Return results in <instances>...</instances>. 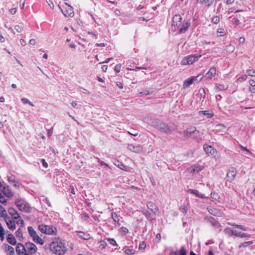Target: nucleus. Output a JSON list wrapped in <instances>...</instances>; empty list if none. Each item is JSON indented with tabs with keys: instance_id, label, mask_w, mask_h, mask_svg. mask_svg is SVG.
I'll return each instance as SVG.
<instances>
[{
	"instance_id": "bf43d9fd",
	"label": "nucleus",
	"mask_w": 255,
	"mask_h": 255,
	"mask_svg": "<svg viewBox=\"0 0 255 255\" xmlns=\"http://www.w3.org/2000/svg\"><path fill=\"white\" fill-rule=\"evenodd\" d=\"M121 231L123 233H124L125 234L128 233V230L126 227H123L121 228Z\"/></svg>"
},
{
	"instance_id": "dca6fc26",
	"label": "nucleus",
	"mask_w": 255,
	"mask_h": 255,
	"mask_svg": "<svg viewBox=\"0 0 255 255\" xmlns=\"http://www.w3.org/2000/svg\"><path fill=\"white\" fill-rule=\"evenodd\" d=\"M147 208L150 210L154 214L158 215L160 213V211L157 207V206L154 203L149 201L147 203Z\"/></svg>"
},
{
	"instance_id": "c85d7f7f",
	"label": "nucleus",
	"mask_w": 255,
	"mask_h": 255,
	"mask_svg": "<svg viewBox=\"0 0 255 255\" xmlns=\"http://www.w3.org/2000/svg\"><path fill=\"white\" fill-rule=\"evenodd\" d=\"M206 219L208 221H209L212 224L213 226L216 227H218L220 226L219 223H218L217 221H216L214 218H213L211 217H210L207 218Z\"/></svg>"
},
{
	"instance_id": "680f3d73",
	"label": "nucleus",
	"mask_w": 255,
	"mask_h": 255,
	"mask_svg": "<svg viewBox=\"0 0 255 255\" xmlns=\"http://www.w3.org/2000/svg\"><path fill=\"white\" fill-rule=\"evenodd\" d=\"M41 163L42 164V165L45 167V168H47L48 167V164L46 162L45 160L44 159H41Z\"/></svg>"
},
{
	"instance_id": "a878e982",
	"label": "nucleus",
	"mask_w": 255,
	"mask_h": 255,
	"mask_svg": "<svg viewBox=\"0 0 255 255\" xmlns=\"http://www.w3.org/2000/svg\"><path fill=\"white\" fill-rule=\"evenodd\" d=\"M7 241L9 244L12 245H14L16 244V240L14 237L11 234H8L7 237Z\"/></svg>"
},
{
	"instance_id": "6ab92c4d",
	"label": "nucleus",
	"mask_w": 255,
	"mask_h": 255,
	"mask_svg": "<svg viewBox=\"0 0 255 255\" xmlns=\"http://www.w3.org/2000/svg\"><path fill=\"white\" fill-rule=\"evenodd\" d=\"M209 212L215 216L221 217L223 215V213L218 209L212 207L208 208Z\"/></svg>"
},
{
	"instance_id": "c756f323",
	"label": "nucleus",
	"mask_w": 255,
	"mask_h": 255,
	"mask_svg": "<svg viewBox=\"0 0 255 255\" xmlns=\"http://www.w3.org/2000/svg\"><path fill=\"white\" fill-rule=\"evenodd\" d=\"M5 230L1 224L0 223V239L3 241L4 239Z\"/></svg>"
},
{
	"instance_id": "aec40b11",
	"label": "nucleus",
	"mask_w": 255,
	"mask_h": 255,
	"mask_svg": "<svg viewBox=\"0 0 255 255\" xmlns=\"http://www.w3.org/2000/svg\"><path fill=\"white\" fill-rule=\"evenodd\" d=\"M216 74V68L214 67H212L210 68L209 71L205 75V77L207 79H211Z\"/></svg>"
},
{
	"instance_id": "f3484780",
	"label": "nucleus",
	"mask_w": 255,
	"mask_h": 255,
	"mask_svg": "<svg viewBox=\"0 0 255 255\" xmlns=\"http://www.w3.org/2000/svg\"><path fill=\"white\" fill-rule=\"evenodd\" d=\"M196 131V128L195 127H191L186 128L183 131V136L186 138H189L191 135Z\"/></svg>"
},
{
	"instance_id": "8fccbe9b",
	"label": "nucleus",
	"mask_w": 255,
	"mask_h": 255,
	"mask_svg": "<svg viewBox=\"0 0 255 255\" xmlns=\"http://www.w3.org/2000/svg\"><path fill=\"white\" fill-rule=\"evenodd\" d=\"M187 252L183 247H182L179 251V255H186Z\"/></svg>"
},
{
	"instance_id": "ea45409f",
	"label": "nucleus",
	"mask_w": 255,
	"mask_h": 255,
	"mask_svg": "<svg viewBox=\"0 0 255 255\" xmlns=\"http://www.w3.org/2000/svg\"><path fill=\"white\" fill-rule=\"evenodd\" d=\"M15 236L17 238L19 239L22 237V233L20 228H18L16 231Z\"/></svg>"
},
{
	"instance_id": "5701e85b",
	"label": "nucleus",
	"mask_w": 255,
	"mask_h": 255,
	"mask_svg": "<svg viewBox=\"0 0 255 255\" xmlns=\"http://www.w3.org/2000/svg\"><path fill=\"white\" fill-rule=\"evenodd\" d=\"M190 26V22H186L185 23H182L181 26L179 27V32L180 33H184L188 28Z\"/></svg>"
},
{
	"instance_id": "79ce46f5",
	"label": "nucleus",
	"mask_w": 255,
	"mask_h": 255,
	"mask_svg": "<svg viewBox=\"0 0 255 255\" xmlns=\"http://www.w3.org/2000/svg\"><path fill=\"white\" fill-rule=\"evenodd\" d=\"M135 250L133 249H128L125 251V253L127 255H134L135 254Z\"/></svg>"
},
{
	"instance_id": "9d476101",
	"label": "nucleus",
	"mask_w": 255,
	"mask_h": 255,
	"mask_svg": "<svg viewBox=\"0 0 255 255\" xmlns=\"http://www.w3.org/2000/svg\"><path fill=\"white\" fill-rule=\"evenodd\" d=\"M26 255H33L37 250L36 246L32 243L27 242L25 244Z\"/></svg>"
},
{
	"instance_id": "20e7f679",
	"label": "nucleus",
	"mask_w": 255,
	"mask_h": 255,
	"mask_svg": "<svg viewBox=\"0 0 255 255\" xmlns=\"http://www.w3.org/2000/svg\"><path fill=\"white\" fill-rule=\"evenodd\" d=\"M8 213L9 215L11 217V219L16 220V223L17 224H20V227H23L24 225V223L19 214L13 208H9L8 209Z\"/></svg>"
},
{
	"instance_id": "39448f33",
	"label": "nucleus",
	"mask_w": 255,
	"mask_h": 255,
	"mask_svg": "<svg viewBox=\"0 0 255 255\" xmlns=\"http://www.w3.org/2000/svg\"><path fill=\"white\" fill-rule=\"evenodd\" d=\"M201 57V55L192 54L185 57L181 61V64L183 66L190 65L193 64Z\"/></svg>"
},
{
	"instance_id": "a18cd8bd",
	"label": "nucleus",
	"mask_w": 255,
	"mask_h": 255,
	"mask_svg": "<svg viewBox=\"0 0 255 255\" xmlns=\"http://www.w3.org/2000/svg\"><path fill=\"white\" fill-rule=\"evenodd\" d=\"M212 21L215 24L218 23L220 21L219 17L218 16H214L212 19Z\"/></svg>"
},
{
	"instance_id": "09e8293b",
	"label": "nucleus",
	"mask_w": 255,
	"mask_h": 255,
	"mask_svg": "<svg viewBox=\"0 0 255 255\" xmlns=\"http://www.w3.org/2000/svg\"><path fill=\"white\" fill-rule=\"evenodd\" d=\"M79 91L83 93V94H86V95H90V92L87 89L83 88H80Z\"/></svg>"
},
{
	"instance_id": "423d86ee",
	"label": "nucleus",
	"mask_w": 255,
	"mask_h": 255,
	"mask_svg": "<svg viewBox=\"0 0 255 255\" xmlns=\"http://www.w3.org/2000/svg\"><path fill=\"white\" fill-rule=\"evenodd\" d=\"M38 229L41 233L49 235H55L57 233V229L53 226L41 224L38 226Z\"/></svg>"
},
{
	"instance_id": "7c9ffc66",
	"label": "nucleus",
	"mask_w": 255,
	"mask_h": 255,
	"mask_svg": "<svg viewBox=\"0 0 255 255\" xmlns=\"http://www.w3.org/2000/svg\"><path fill=\"white\" fill-rule=\"evenodd\" d=\"M194 82L192 77L188 78L184 81L183 86L184 87H188Z\"/></svg>"
},
{
	"instance_id": "4be33fe9",
	"label": "nucleus",
	"mask_w": 255,
	"mask_h": 255,
	"mask_svg": "<svg viewBox=\"0 0 255 255\" xmlns=\"http://www.w3.org/2000/svg\"><path fill=\"white\" fill-rule=\"evenodd\" d=\"M188 192L190 193L191 194H192L195 195L196 196L201 198H206V197L205 196V195L204 194H202L199 191L196 190L190 189L188 190Z\"/></svg>"
},
{
	"instance_id": "58836bf2",
	"label": "nucleus",
	"mask_w": 255,
	"mask_h": 255,
	"mask_svg": "<svg viewBox=\"0 0 255 255\" xmlns=\"http://www.w3.org/2000/svg\"><path fill=\"white\" fill-rule=\"evenodd\" d=\"M217 32L219 36H224L226 35V32L223 28H218Z\"/></svg>"
},
{
	"instance_id": "f257e3e1",
	"label": "nucleus",
	"mask_w": 255,
	"mask_h": 255,
	"mask_svg": "<svg viewBox=\"0 0 255 255\" xmlns=\"http://www.w3.org/2000/svg\"><path fill=\"white\" fill-rule=\"evenodd\" d=\"M50 250L54 254L64 255L66 250L65 243L58 239H56L50 245Z\"/></svg>"
},
{
	"instance_id": "1a4fd4ad",
	"label": "nucleus",
	"mask_w": 255,
	"mask_h": 255,
	"mask_svg": "<svg viewBox=\"0 0 255 255\" xmlns=\"http://www.w3.org/2000/svg\"><path fill=\"white\" fill-rule=\"evenodd\" d=\"M157 128L161 132L166 134H171L172 132V128L171 126L166 124L164 123H160L157 126Z\"/></svg>"
},
{
	"instance_id": "37998d69",
	"label": "nucleus",
	"mask_w": 255,
	"mask_h": 255,
	"mask_svg": "<svg viewBox=\"0 0 255 255\" xmlns=\"http://www.w3.org/2000/svg\"><path fill=\"white\" fill-rule=\"evenodd\" d=\"M247 73L248 75L251 77H255V70L254 69H249L247 70Z\"/></svg>"
},
{
	"instance_id": "0eeeda50",
	"label": "nucleus",
	"mask_w": 255,
	"mask_h": 255,
	"mask_svg": "<svg viewBox=\"0 0 255 255\" xmlns=\"http://www.w3.org/2000/svg\"><path fill=\"white\" fill-rule=\"evenodd\" d=\"M28 233L30 237L32 238V241L40 245L44 244V241L43 239L40 238L35 230L31 226H29L27 228Z\"/></svg>"
},
{
	"instance_id": "bb28decb",
	"label": "nucleus",
	"mask_w": 255,
	"mask_h": 255,
	"mask_svg": "<svg viewBox=\"0 0 255 255\" xmlns=\"http://www.w3.org/2000/svg\"><path fill=\"white\" fill-rule=\"evenodd\" d=\"M3 194L8 197H11L13 195L11 189H10L8 187L3 188Z\"/></svg>"
},
{
	"instance_id": "603ef678",
	"label": "nucleus",
	"mask_w": 255,
	"mask_h": 255,
	"mask_svg": "<svg viewBox=\"0 0 255 255\" xmlns=\"http://www.w3.org/2000/svg\"><path fill=\"white\" fill-rule=\"evenodd\" d=\"M121 64H117L115 67V70L117 72L119 73L121 71Z\"/></svg>"
},
{
	"instance_id": "6e6552de",
	"label": "nucleus",
	"mask_w": 255,
	"mask_h": 255,
	"mask_svg": "<svg viewBox=\"0 0 255 255\" xmlns=\"http://www.w3.org/2000/svg\"><path fill=\"white\" fill-rule=\"evenodd\" d=\"M182 17L180 14H176L174 16L171 25V29L172 31H175L179 28L182 24Z\"/></svg>"
},
{
	"instance_id": "338daca9",
	"label": "nucleus",
	"mask_w": 255,
	"mask_h": 255,
	"mask_svg": "<svg viewBox=\"0 0 255 255\" xmlns=\"http://www.w3.org/2000/svg\"><path fill=\"white\" fill-rule=\"evenodd\" d=\"M9 12L12 14H14L16 12V8H12L9 9Z\"/></svg>"
},
{
	"instance_id": "ddd939ff",
	"label": "nucleus",
	"mask_w": 255,
	"mask_h": 255,
	"mask_svg": "<svg viewBox=\"0 0 255 255\" xmlns=\"http://www.w3.org/2000/svg\"><path fill=\"white\" fill-rule=\"evenodd\" d=\"M204 150L208 155L216 157L218 153L217 150L211 145H206L204 147Z\"/></svg>"
},
{
	"instance_id": "a19ab883",
	"label": "nucleus",
	"mask_w": 255,
	"mask_h": 255,
	"mask_svg": "<svg viewBox=\"0 0 255 255\" xmlns=\"http://www.w3.org/2000/svg\"><path fill=\"white\" fill-rule=\"evenodd\" d=\"M6 210L0 205V216L3 217L6 216Z\"/></svg>"
},
{
	"instance_id": "f8f14e48",
	"label": "nucleus",
	"mask_w": 255,
	"mask_h": 255,
	"mask_svg": "<svg viewBox=\"0 0 255 255\" xmlns=\"http://www.w3.org/2000/svg\"><path fill=\"white\" fill-rule=\"evenodd\" d=\"M237 174V171L235 167H231L227 171V177L228 181L232 182Z\"/></svg>"
},
{
	"instance_id": "774afa93",
	"label": "nucleus",
	"mask_w": 255,
	"mask_h": 255,
	"mask_svg": "<svg viewBox=\"0 0 255 255\" xmlns=\"http://www.w3.org/2000/svg\"><path fill=\"white\" fill-rule=\"evenodd\" d=\"M249 84L251 86H252L253 87H255V80H250L249 81Z\"/></svg>"
},
{
	"instance_id": "6e6d98bb",
	"label": "nucleus",
	"mask_w": 255,
	"mask_h": 255,
	"mask_svg": "<svg viewBox=\"0 0 255 255\" xmlns=\"http://www.w3.org/2000/svg\"><path fill=\"white\" fill-rule=\"evenodd\" d=\"M14 29L18 32H21L22 31V28H21V26H20L18 25H15L14 27Z\"/></svg>"
},
{
	"instance_id": "052dcab7",
	"label": "nucleus",
	"mask_w": 255,
	"mask_h": 255,
	"mask_svg": "<svg viewBox=\"0 0 255 255\" xmlns=\"http://www.w3.org/2000/svg\"><path fill=\"white\" fill-rule=\"evenodd\" d=\"M145 247H146V245H145V243L142 242L139 244V249L142 250V249H144L145 248Z\"/></svg>"
},
{
	"instance_id": "4468645a",
	"label": "nucleus",
	"mask_w": 255,
	"mask_h": 255,
	"mask_svg": "<svg viewBox=\"0 0 255 255\" xmlns=\"http://www.w3.org/2000/svg\"><path fill=\"white\" fill-rule=\"evenodd\" d=\"M128 148L129 150H130L133 152H135V153H140V152H142L144 151V149L142 148V147H141L139 145H134L133 144H129L128 145Z\"/></svg>"
},
{
	"instance_id": "c9c22d12",
	"label": "nucleus",
	"mask_w": 255,
	"mask_h": 255,
	"mask_svg": "<svg viewBox=\"0 0 255 255\" xmlns=\"http://www.w3.org/2000/svg\"><path fill=\"white\" fill-rule=\"evenodd\" d=\"M112 217L115 223L119 224L120 219L118 215L116 213H112Z\"/></svg>"
},
{
	"instance_id": "0e129e2a",
	"label": "nucleus",
	"mask_w": 255,
	"mask_h": 255,
	"mask_svg": "<svg viewBox=\"0 0 255 255\" xmlns=\"http://www.w3.org/2000/svg\"><path fill=\"white\" fill-rule=\"evenodd\" d=\"M240 23V22L238 19H235L233 21V24L236 26L239 25Z\"/></svg>"
},
{
	"instance_id": "de8ad7c7",
	"label": "nucleus",
	"mask_w": 255,
	"mask_h": 255,
	"mask_svg": "<svg viewBox=\"0 0 255 255\" xmlns=\"http://www.w3.org/2000/svg\"><path fill=\"white\" fill-rule=\"evenodd\" d=\"M226 49L229 52L232 53L235 50V47L233 45L230 44L227 46Z\"/></svg>"
},
{
	"instance_id": "cd10ccee",
	"label": "nucleus",
	"mask_w": 255,
	"mask_h": 255,
	"mask_svg": "<svg viewBox=\"0 0 255 255\" xmlns=\"http://www.w3.org/2000/svg\"><path fill=\"white\" fill-rule=\"evenodd\" d=\"M77 236L84 240H88L90 239V235L88 234L82 232H77Z\"/></svg>"
},
{
	"instance_id": "412c9836",
	"label": "nucleus",
	"mask_w": 255,
	"mask_h": 255,
	"mask_svg": "<svg viewBox=\"0 0 255 255\" xmlns=\"http://www.w3.org/2000/svg\"><path fill=\"white\" fill-rule=\"evenodd\" d=\"M65 4L67 5L68 7L66 8V11L65 12L63 11L62 10H61L62 13L65 16L73 17L74 15V13L72 7H71L67 3H65Z\"/></svg>"
},
{
	"instance_id": "3c124183",
	"label": "nucleus",
	"mask_w": 255,
	"mask_h": 255,
	"mask_svg": "<svg viewBox=\"0 0 255 255\" xmlns=\"http://www.w3.org/2000/svg\"><path fill=\"white\" fill-rule=\"evenodd\" d=\"M142 212L147 218H149L151 216V213L148 210H143Z\"/></svg>"
},
{
	"instance_id": "2f4dec72",
	"label": "nucleus",
	"mask_w": 255,
	"mask_h": 255,
	"mask_svg": "<svg viewBox=\"0 0 255 255\" xmlns=\"http://www.w3.org/2000/svg\"><path fill=\"white\" fill-rule=\"evenodd\" d=\"M211 197L213 201H218L220 198V196L218 193L212 192L211 194Z\"/></svg>"
},
{
	"instance_id": "2eb2a0df",
	"label": "nucleus",
	"mask_w": 255,
	"mask_h": 255,
	"mask_svg": "<svg viewBox=\"0 0 255 255\" xmlns=\"http://www.w3.org/2000/svg\"><path fill=\"white\" fill-rule=\"evenodd\" d=\"M204 166L198 164H194L187 169L188 172L190 173H198L203 170Z\"/></svg>"
},
{
	"instance_id": "7ed1b4c3",
	"label": "nucleus",
	"mask_w": 255,
	"mask_h": 255,
	"mask_svg": "<svg viewBox=\"0 0 255 255\" xmlns=\"http://www.w3.org/2000/svg\"><path fill=\"white\" fill-rule=\"evenodd\" d=\"M229 224L235 226L236 229H233V236H235L237 237H241L243 238H248L250 237V235L247 233H242L238 229L246 231V229L242 225H239L235 224H231L228 223Z\"/></svg>"
},
{
	"instance_id": "4d7b16f0",
	"label": "nucleus",
	"mask_w": 255,
	"mask_h": 255,
	"mask_svg": "<svg viewBox=\"0 0 255 255\" xmlns=\"http://www.w3.org/2000/svg\"><path fill=\"white\" fill-rule=\"evenodd\" d=\"M11 185L16 189H18L19 187V183L17 181L12 183Z\"/></svg>"
},
{
	"instance_id": "5fc2aeb1",
	"label": "nucleus",
	"mask_w": 255,
	"mask_h": 255,
	"mask_svg": "<svg viewBox=\"0 0 255 255\" xmlns=\"http://www.w3.org/2000/svg\"><path fill=\"white\" fill-rule=\"evenodd\" d=\"M108 241L111 244L115 246L117 245L116 242L114 239L109 238Z\"/></svg>"
},
{
	"instance_id": "393cba45",
	"label": "nucleus",
	"mask_w": 255,
	"mask_h": 255,
	"mask_svg": "<svg viewBox=\"0 0 255 255\" xmlns=\"http://www.w3.org/2000/svg\"><path fill=\"white\" fill-rule=\"evenodd\" d=\"M3 249L4 251L9 254L13 255L14 253V248L8 245H4Z\"/></svg>"
},
{
	"instance_id": "69168bd1",
	"label": "nucleus",
	"mask_w": 255,
	"mask_h": 255,
	"mask_svg": "<svg viewBox=\"0 0 255 255\" xmlns=\"http://www.w3.org/2000/svg\"><path fill=\"white\" fill-rule=\"evenodd\" d=\"M5 41V38L2 35L1 32L0 31V42L3 43Z\"/></svg>"
},
{
	"instance_id": "b1692460",
	"label": "nucleus",
	"mask_w": 255,
	"mask_h": 255,
	"mask_svg": "<svg viewBox=\"0 0 255 255\" xmlns=\"http://www.w3.org/2000/svg\"><path fill=\"white\" fill-rule=\"evenodd\" d=\"M113 164L117 167L120 168L121 169L126 171L127 168L119 160H115L113 161Z\"/></svg>"
},
{
	"instance_id": "49530a36",
	"label": "nucleus",
	"mask_w": 255,
	"mask_h": 255,
	"mask_svg": "<svg viewBox=\"0 0 255 255\" xmlns=\"http://www.w3.org/2000/svg\"><path fill=\"white\" fill-rule=\"evenodd\" d=\"M247 78V76L246 75H242L240 78H239L237 79V81L239 82H242L246 80Z\"/></svg>"
},
{
	"instance_id": "f03ea898",
	"label": "nucleus",
	"mask_w": 255,
	"mask_h": 255,
	"mask_svg": "<svg viewBox=\"0 0 255 255\" xmlns=\"http://www.w3.org/2000/svg\"><path fill=\"white\" fill-rule=\"evenodd\" d=\"M15 204L19 210L22 212L29 213L31 211V207L24 199L19 198L16 199Z\"/></svg>"
},
{
	"instance_id": "9b49d317",
	"label": "nucleus",
	"mask_w": 255,
	"mask_h": 255,
	"mask_svg": "<svg viewBox=\"0 0 255 255\" xmlns=\"http://www.w3.org/2000/svg\"><path fill=\"white\" fill-rule=\"evenodd\" d=\"M6 224L9 229L11 231H14L16 229V221H14V219H11L9 217L7 214L3 217Z\"/></svg>"
},
{
	"instance_id": "4c0bfd02",
	"label": "nucleus",
	"mask_w": 255,
	"mask_h": 255,
	"mask_svg": "<svg viewBox=\"0 0 255 255\" xmlns=\"http://www.w3.org/2000/svg\"><path fill=\"white\" fill-rule=\"evenodd\" d=\"M203 78V74H199L196 76L195 77H192V79L194 81H197L200 82Z\"/></svg>"
},
{
	"instance_id": "a211bd4d",
	"label": "nucleus",
	"mask_w": 255,
	"mask_h": 255,
	"mask_svg": "<svg viewBox=\"0 0 255 255\" xmlns=\"http://www.w3.org/2000/svg\"><path fill=\"white\" fill-rule=\"evenodd\" d=\"M16 252L18 255H26L25 245L19 243L16 247Z\"/></svg>"
},
{
	"instance_id": "e433bc0d",
	"label": "nucleus",
	"mask_w": 255,
	"mask_h": 255,
	"mask_svg": "<svg viewBox=\"0 0 255 255\" xmlns=\"http://www.w3.org/2000/svg\"><path fill=\"white\" fill-rule=\"evenodd\" d=\"M7 180H8L9 183H10L11 184L17 181L15 176L12 175L8 176Z\"/></svg>"
},
{
	"instance_id": "f704fd0d",
	"label": "nucleus",
	"mask_w": 255,
	"mask_h": 255,
	"mask_svg": "<svg viewBox=\"0 0 255 255\" xmlns=\"http://www.w3.org/2000/svg\"><path fill=\"white\" fill-rule=\"evenodd\" d=\"M233 229L231 228H227L224 230V233L229 236H233Z\"/></svg>"
},
{
	"instance_id": "72a5a7b5",
	"label": "nucleus",
	"mask_w": 255,
	"mask_h": 255,
	"mask_svg": "<svg viewBox=\"0 0 255 255\" xmlns=\"http://www.w3.org/2000/svg\"><path fill=\"white\" fill-rule=\"evenodd\" d=\"M253 244V241H248L244 242L242 244H241L239 247V248H246L247 247H248Z\"/></svg>"
},
{
	"instance_id": "e2e57ef3",
	"label": "nucleus",
	"mask_w": 255,
	"mask_h": 255,
	"mask_svg": "<svg viewBox=\"0 0 255 255\" xmlns=\"http://www.w3.org/2000/svg\"><path fill=\"white\" fill-rule=\"evenodd\" d=\"M26 0H20V8L21 9H23L25 5V2Z\"/></svg>"
},
{
	"instance_id": "473e14b6",
	"label": "nucleus",
	"mask_w": 255,
	"mask_h": 255,
	"mask_svg": "<svg viewBox=\"0 0 255 255\" xmlns=\"http://www.w3.org/2000/svg\"><path fill=\"white\" fill-rule=\"evenodd\" d=\"M200 113L203 114L209 118L213 117L214 115L213 112H209L208 111H200Z\"/></svg>"
},
{
	"instance_id": "13d9d810",
	"label": "nucleus",
	"mask_w": 255,
	"mask_h": 255,
	"mask_svg": "<svg viewBox=\"0 0 255 255\" xmlns=\"http://www.w3.org/2000/svg\"><path fill=\"white\" fill-rule=\"evenodd\" d=\"M0 203H1L2 204H6V201L4 197L0 196Z\"/></svg>"
},
{
	"instance_id": "864d4df0",
	"label": "nucleus",
	"mask_w": 255,
	"mask_h": 255,
	"mask_svg": "<svg viewBox=\"0 0 255 255\" xmlns=\"http://www.w3.org/2000/svg\"><path fill=\"white\" fill-rule=\"evenodd\" d=\"M46 2L51 8L54 9V5L51 0H46Z\"/></svg>"
},
{
	"instance_id": "c03bdc74",
	"label": "nucleus",
	"mask_w": 255,
	"mask_h": 255,
	"mask_svg": "<svg viewBox=\"0 0 255 255\" xmlns=\"http://www.w3.org/2000/svg\"><path fill=\"white\" fill-rule=\"evenodd\" d=\"M21 101L24 104H29V105H30L31 106H34L33 105V104L28 99H27L26 98H22L21 99Z\"/></svg>"
}]
</instances>
